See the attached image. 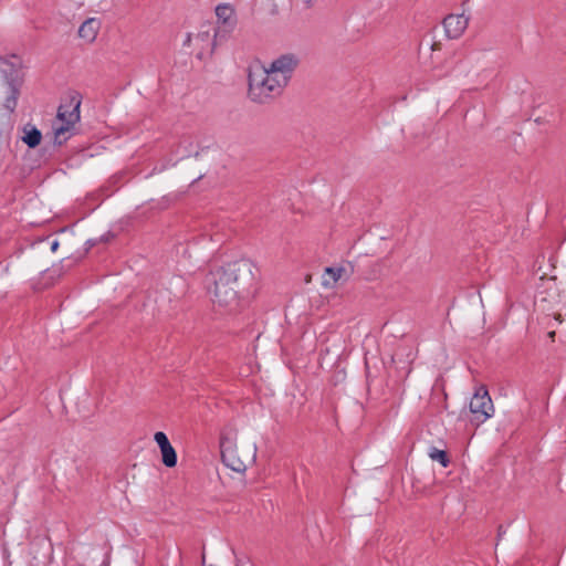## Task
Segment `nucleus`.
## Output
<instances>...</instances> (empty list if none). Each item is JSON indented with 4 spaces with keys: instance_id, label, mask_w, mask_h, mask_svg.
<instances>
[{
    "instance_id": "nucleus-12",
    "label": "nucleus",
    "mask_w": 566,
    "mask_h": 566,
    "mask_svg": "<svg viewBox=\"0 0 566 566\" xmlns=\"http://www.w3.org/2000/svg\"><path fill=\"white\" fill-rule=\"evenodd\" d=\"M8 85V95L3 102V108L9 113H13L18 105V97L20 94L19 86L20 84H7Z\"/></svg>"
},
{
    "instance_id": "nucleus-15",
    "label": "nucleus",
    "mask_w": 566,
    "mask_h": 566,
    "mask_svg": "<svg viewBox=\"0 0 566 566\" xmlns=\"http://www.w3.org/2000/svg\"><path fill=\"white\" fill-rule=\"evenodd\" d=\"M216 14L219 20H222L224 24L231 19L233 11L229 6H218L216 9Z\"/></svg>"
},
{
    "instance_id": "nucleus-11",
    "label": "nucleus",
    "mask_w": 566,
    "mask_h": 566,
    "mask_svg": "<svg viewBox=\"0 0 566 566\" xmlns=\"http://www.w3.org/2000/svg\"><path fill=\"white\" fill-rule=\"evenodd\" d=\"M346 270L344 268H326L323 279V285L333 287L340 279H343Z\"/></svg>"
},
{
    "instance_id": "nucleus-5",
    "label": "nucleus",
    "mask_w": 566,
    "mask_h": 566,
    "mask_svg": "<svg viewBox=\"0 0 566 566\" xmlns=\"http://www.w3.org/2000/svg\"><path fill=\"white\" fill-rule=\"evenodd\" d=\"M470 411L478 422H484L493 416L494 406L485 387H479L470 400Z\"/></svg>"
},
{
    "instance_id": "nucleus-6",
    "label": "nucleus",
    "mask_w": 566,
    "mask_h": 566,
    "mask_svg": "<svg viewBox=\"0 0 566 566\" xmlns=\"http://www.w3.org/2000/svg\"><path fill=\"white\" fill-rule=\"evenodd\" d=\"M298 62V57L295 54L286 53L274 59L266 67L281 80L282 83L287 85Z\"/></svg>"
},
{
    "instance_id": "nucleus-14",
    "label": "nucleus",
    "mask_w": 566,
    "mask_h": 566,
    "mask_svg": "<svg viewBox=\"0 0 566 566\" xmlns=\"http://www.w3.org/2000/svg\"><path fill=\"white\" fill-rule=\"evenodd\" d=\"M429 458L432 461L439 462L443 468H447L450 463V460L448 458V454L446 451L437 449L434 447L430 448L429 450Z\"/></svg>"
},
{
    "instance_id": "nucleus-16",
    "label": "nucleus",
    "mask_w": 566,
    "mask_h": 566,
    "mask_svg": "<svg viewBox=\"0 0 566 566\" xmlns=\"http://www.w3.org/2000/svg\"><path fill=\"white\" fill-rule=\"evenodd\" d=\"M57 247H59L57 241H54V242L52 243V247H51L52 251H55V250L57 249Z\"/></svg>"
},
{
    "instance_id": "nucleus-17",
    "label": "nucleus",
    "mask_w": 566,
    "mask_h": 566,
    "mask_svg": "<svg viewBox=\"0 0 566 566\" xmlns=\"http://www.w3.org/2000/svg\"><path fill=\"white\" fill-rule=\"evenodd\" d=\"M548 337H549V338H552V339H554V337H555V332H549V333H548Z\"/></svg>"
},
{
    "instance_id": "nucleus-9",
    "label": "nucleus",
    "mask_w": 566,
    "mask_h": 566,
    "mask_svg": "<svg viewBox=\"0 0 566 566\" xmlns=\"http://www.w3.org/2000/svg\"><path fill=\"white\" fill-rule=\"evenodd\" d=\"M154 440L160 449L163 463L168 468H174L177 464V453L169 442L166 433L161 431L156 432Z\"/></svg>"
},
{
    "instance_id": "nucleus-13",
    "label": "nucleus",
    "mask_w": 566,
    "mask_h": 566,
    "mask_svg": "<svg viewBox=\"0 0 566 566\" xmlns=\"http://www.w3.org/2000/svg\"><path fill=\"white\" fill-rule=\"evenodd\" d=\"M41 139H42V134L41 132L33 127L32 129L25 132V135L23 137V142L31 148H34L36 147L40 143H41Z\"/></svg>"
},
{
    "instance_id": "nucleus-1",
    "label": "nucleus",
    "mask_w": 566,
    "mask_h": 566,
    "mask_svg": "<svg viewBox=\"0 0 566 566\" xmlns=\"http://www.w3.org/2000/svg\"><path fill=\"white\" fill-rule=\"evenodd\" d=\"M254 265L250 260L241 259L229 263L211 273L213 287L212 300L222 307L237 305L242 295L254 281Z\"/></svg>"
},
{
    "instance_id": "nucleus-7",
    "label": "nucleus",
    "mask_w": 566,
    "mask_h": 566,
    "mask_svg": "<svg viewBox=\"0 0 566 566\" xmlns=\"http://www.w3.org/2000/svg\"><path fill=\"white\" fill-rule=\"evenodd\" d=\"M22 67V60L18 55H10L9 57L0 56V72L3 75L6 84H20V70Z\"/></svg>"
},
{
    "instance_id": "nucleus-8",
    "label": "nucleus",
    "mask_w": 566,
    "mask_h": 566,
    "mask_svg": "<svg viewBox=\"0 0 566 566\" xmlns=\"http://www.w3.org/2000/svg\"><path fill=\"white\" fill-rule=\"evenodd\" d=\"M469 24V18L461 14H449L443 20V27L447 33V36L450 39H459L463 32L467 30Z\"/></svg>"
},
{
    "instance_id": "nucleus-3",
    "label": "nucleus",
    "mask_w": 566,
    "mask_h": 566,
    "mask_svg": "<svg viewBox=\"0 0 566 566\" xmlns=\"http://www.w3.org/2000/svg\"><path fill=\"white\" fill-rule=\"evenodd\" d=\"M220 449L222 462L239 473L244 472L256 457V446L254 443L238 447L235 441L227 436H221Z\"/></svg>"
},
{
    "instance_id": "nucleus-10",
    "label": "nucleus",
    "mask_w": 566,
    "mask_h": 566,
    "mask_svg": "<svg viewBox=\"0 0 566 566\" xmlns=\"http://www.w3.org/2000/svg\"><path fill=\"white\" fill-rule=\"evenodd\" d=\"M101 29V22L98 19L88 18L86 19L78 29V36L86 43H93Z\"/></svg>"
},
{
    "instance_id": "nucleus-2",
    "label": "nucleus",
    "mask_w": 566,
    "mask_h": 566,
    "mask_svg": "<svg viewBox=\"0 0 566 566\" xmlns=\"http://www.w3.org/2000/svg\"><path fill=\"white\" fill-rule=\"evenodd\" d=\"M285 86L265 65H256L250 69L249 96L253 102L266 103L281 95Z\"/></svg>"
},
{
    "instance_id": "nucleus-4",
    "label": "nucleus",
    "mask_w": 566,
    "mask_h": 566,
    "mask_svg": "<svg viewBox=\"0 0 566 566\" xmlns=\"http://www.w3.org/2000/svg\"><path fill=\"white\" fill-rule=\"evenodd\" d=\"M80 105L81 101L76 97H72L60 105L56 118L52 126L54 132V140L59 145L63 144L70 138V132L80 120Z\"/></svg>"
}]
</instances>
